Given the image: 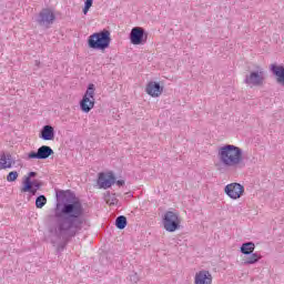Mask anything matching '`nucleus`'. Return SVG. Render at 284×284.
I'll use <instances>...</instances> for the list:
<instances>
[{
    "instance_id": "nucleus-1",
    "label": "nucleus",
    "mask_w": 284,
    "mask_h": 284,
    "mask_svg": "<svg viewBox=\"0 0 284 284\" xmlns=\"http://www.w3.org/2000/svg\"><path fill=\"white\" fill-rule=\"evenodd\" d=\"M57 196H60L62 204H58L57 207H61L59 213H55V225L51 226L49 232L52 239L51 243L57 241H69L83 230L85 225V210L83 204L77 195L71 191H60Z\"/></svg>"
},
{
    "instance_id": "nucleus-2",
    "label": "nucleus",
    "mask_w": 284,
    "mask_h": 284,
    "mask_svg": "<svg viewBox=\"0 0 284 284\" xmlns=\"http://www.w3.org/2000/svg\"><path fill=\"white\" fill-rule=\"evenodd\" d=\"M217 159L224 168H239L243 163V150L234 144H226L219 149Z\"/></svg>"
},
{
    "instance_id": "nucleus-3",
    "label": "nucleus",
    "mask_w": 284,
    "mask_h": 284,
    "mask_svg": "<svg viewBox=\"0 0 284 284\" xmlns=\"http://www.w3.org/2000/svg\"><path fill=\"white\" fill-rule=\"evenodd\" d=\"M110 43H112V38L106 29L91 34L88 39V45L92 50H108Z\"/></svg>"
},
{
    "instance_id": "nucleus-4",
    "label": "nucleus",
    "mask_w": 284,
    "mask_h": 284,
    "mask_svg": "<svg viewBox=\"0 0 284 284\" xmlns=\"http://www.w3.org/2000/svg\"><path fill=\"white\" fill-rule=\"evenodd\" d=\"M265 69L257 67L255 71H251L245 75L244 83L247 88H263L265 85Z\"/></svg>"
},
{
    "instance_id": "nucleus-5",
    "label": "nucleus",
    "mask_w": 284,
    "mask_h": 284,
    "mask_svg": "<svg viewBox=\"0 0 284 284\" xmlns=\"http://www.w3.org/2000/svg\"><path fill=\"white\" fill-rule=\"evenodd\" d=\"M163 227L166 232H176L181 227V219L179 213L168 211L162 217Z\"/></svg>"
},
{
    "instance_id": "nucleus-6",
    "label": "nucleus",
    "mask_w": 284,
    "mask_h": 284,
    "mask_svg": "<svg viewBox=\"0 0 284 284\" xmlns=\"http://www.w3.org/2000/svg\"><path fill=\"white\" fill-rule=\"evenodd\" d=\"M94 84H89L82 100L80 101V108L82 112H90L94 108Z\"/></svg>"
},
{
    "instance_id": "nucleus-7",
    "label": "nucleus",
    "mask_w": 284,
    "mask_h": 284,
    "mask_svg": "<svg viewBox=\"0 0 284 284\" xmlns=\"http://www.w3.org/2000/svg\"><path fill=\"white\" fill-rule=\"evenodd\" d=\"M224 192L229 199H232L233 201H236L243 196L245 193V186H243L241 183H230L224 187Z\"/></svg>"
},
{
    "instance_id": "nucleus-8",
    "label": "nucleus",
    "mask_w": 284,
    "mask_h": 284,
    "mask_svg": "<svg viewBox=\"0 0 284 284\" xmlns=\"http://www.w3.org/2000/svg\"><path fill=\"white\" fill-rule=\"evenodd\" d=\"M148 41V34L145 29L141 27H134L130 32V42L132 45H143Z\"/></svg>"
},
{
    "instance_id": "nucleus-9",
    "label": "nucleus",
    "mask_w": 284,
    "mask_h": 284,
    "mask_svg": "<svg viewBox=\"0 0 284 284\" xmlns=\"http://www.w3.org/2000/svg\"><path fill=\"white\" fill-rule=\"evenodd\" d=\"M55 19L57 16H54V11L50 9H42L37 18V22L39 23V26L50 28V26L54 23Z\"/></svg>"
},
{
    "instance_id": "nucleus-10",
    "label": "nucleus",
    "mask_w": 284,
    "mask_h": 284,
    "mask_svg": "<svg viewBox=\"0 0 284 284\" xmlns=\"http://www.w3.org/2000/svg\"><path fill=\"white\" fill-rule=\"evenodd\" d=\"M52 154H54V151L52 150V148L48 145H42L38 149L37 152L31 151L30 153H28L27 159L28 160L38 159L39 161H45V159H50Z\"/></svg>"
},
{
    "instance_id": "nucleus-11",
    "label": "nucleus",
    "mask_w": 284,
    "mask_h": 284,
    "mask_svg": "<svg viewBox=\"0 0 284 284\" xmlns=\"http://www.w3.org/2000/svg\"><path fill=\"white\" fill-rule=\"evenodd\" d=\"M116 183V178L114 174L109 173H99L98 178V185L100 190H109L111 185H114Z\"/></svg>"
},
{
    "instance_id": "nucleus-12",
    "label": "nucleus",
    "mask_w": 284,
    "mask_h": 284,
    "mask_svg": "<svg viewBox=\"0 0 284 284\" xmlns=\"http://www.w3.org/2000/svg\"><path fill=\"white\" fill-rule=\"evenodd\" d=\"M41 189V182L34 180H30V178L24 179L23 181V186L21 189V192H30V194H32V196H34V194H37V191Z\"/></svg>"
},
{
    "instance_id": "nucleus-13",
    "label": "nucleus",
    "mask_w": 284,
    "mask_h": 284,
    "mask_svg": "<svg viewBox=\"0 0 284 284\" xmlns=\"http://www.w3.org/2000/svg\"><path fill=\"white\" fill-rule=\"evenodd\" d=\"M145 92L149 97L156 99L163 94V87L159 82L151 81L146 84Z\"/></svg>"
},
{
    "instance_id": "nucleus-14",
    "label": "nucleus",
    "mask_w": 284,
    "mask_h": 284,
    "mask_svg": "<svg viewBox=\"0 0 284 284\" xmlns=\"http://www.w3.org/2000/svg\"><path fill=\"white\" fill-rule=\"evenodd\" d=\"M212 273L207 270H201L195 273L194 284H212Z\"/></svg>"
},
{
    "instance_id": "nucleus-15",
    "label": "nucleus",
    "mask_w": 284,
    "mask_h": 284,
    "mask_svg": "<svg viewBox=\"0 0 284 284\" xmlns=\"http://www.w3.org/2000/svg\"><path fill=\"white\" fill-rule=\"evenodd\" d=\"M270 70L272 72V74H274V77H276V82L280 85H283V88H284V67H283V64L273 63L270 65Z\"/></svg>"
},
{
    "instance_id": "nucleus-16",
    "label": "nucleus",
    "mask_w": 284,
    "mask_h": 284,
    "mask_svg": "<svg viewBox=\"0 0 284 284\" xmlns=\"http://www.w3.org/2000/svg\"><path fill=\"white\" fill-rule=\"evenodd\" d=\"M14 165V159L10 153H2L0 155V170H10Z\"/></svg>"
},
{
    "instance_id": "nucleus-17",
    "label": "nucleus",
    "mask_w": 284,
    "mask_h": 284,
    "mask_svg": "<svg viewBox=\"0 0 284 284\" xmlns=\"http://www.w3.org/2000/svg\"><path fill=\"white\" fill-rule=\"evenodd\" d=\"M42 141H54V128L52 125H44L39 134Z\"/></svg>"
},
{
    "instance_id": "nucleus-18",
    "label": "nucleus",
    "mask_w": 284,
    "mask_h": 284,
    "mask_svg": "<svg viewBox=\"0 0 284 284\" xmlns=\"http://www.w3.org/2000/svg\"><path fill=\"white\" fill-rule=\"evenodd\" d=\"M254 250H256V244H254V242H245L242 244L240 252L245 256H250V254H254Z\"/></svg>"
},
{
    "instance_id": "nucleus-19",
    "label": "nucleus",
    "mask_w": 284,
    "mask_h": 284,
    "mask_svg": "<svg viewBox=\"0 0 284 284\" xmlns=\"http://www.w3.org/2000/svg\"><path fill=\"white\" fill-rule=\"evenodd\" d=\"M261 258H263V255H261V253H258V252L251 253L244 260L243 265H255V263H258Z\"/></svg>"
},
{
    "instance_id": "nucleus-20",
    "label": "nucleus",
    "mask_w": 284,
    "mask_h": 284,
    "mask_svg": "<svg viewBox=\"0 0 284 284\" xmlns=\"http://www.w3.org/2000/svg\"><path fill=\"white\" fill-rule=\"evenodd\" d=\"M104 201H105V203H108V205H118L119 204V199H116V193L108 192L104 195Z\"/></svg>"
},
{
    "instance_id": "nucleus-21",
    "label": "nucleus",
    "mask_w": 284,
    "mask_h": 284,
    "mask_svg": "<svg viewBox=\"0 0 284 284\" xmlns=\"http://www.w3.org/2000/svg\"><path fill=\"white\" fill-rule=\"evenodd\" d=\"M126 226L128 219L124 215L118 216L115 220V227H118V230H125Z\"/></svg>"
},
{
    "instance_id": "nucleus-22",
    "label": "nucleus",
    "mask_w": 284,
    "mask_h": 284,
    "mask_svg": "<svg viewBox=\"0 0 284 284\" xmlns=\"http://www.w3.org/2000/svg\"><path fill=\"white\" fill-rule=\"evenodd\" d=\"M45 203H48V199L45 197V195H40L36 199V207H38V210H41V207H43Z\"/></svg>"
},
{
    "instance_id": "nucleus-23",
    "label": "nucleus",
    "mask_w": 284,
    "mask_h": 284,
    "mask_svg": "<svg viewBox=\"0 0 284 284\" xmlns=\"http://www.w3.org/2000/svg\"><path fill=\"white\" fill-rule=\"evenodd\" d=\"M17 179H19V172H17V171H11V172L7 175V181H8V183H14V181H17Z\"/></svg>"
},
{
    "instance_id": "nucleus-24",
    "label": "nucleus",
    "mask_w": 284,
    "mask_h": 284,
    "mask_svg": "<svg viewBox=\"0 0 284 284\" xmlns=\"http://www.w3.org/2000/svg\"><path fill=\"white\" fill-rule=\"evenodd\" d=\"M94 3V0H85L84 1V7H83V14H88L90 12V8H92V4Z\"/></svg>"
},
{
    "instance_id": "nucleus-25",
    "label": "nucleus",
    "mask_w": 284,
    "mask_h": 284,
    "mask_svg": "<svg viewBox=\"0 0 284 284\" xmlns=\"http://www.w3.org/2000/svg\"><path fill=\"white\" fill-rule=\"evenodd\" d=\"M33 176H37V172H29V174L26 179H29V181H31V179H33Z\"/></svg>"
},
{
    "instance_id": "nucleus-26",
    "label": "nucleus",
    "mask_w": 284,
    "mask_h": 284,
    "mask_svg": "<svg viewBox=\"0 0 284 284\" xmlns=\"http://www.w3.org/2000/svg\"><path fill=\"white\" fill-rule=\"evenodd\" d=\"M115 183H116V185H119V186L125 185V181H123V180H118Z\"/></svg>"
},
{
    "instance_id": "nucleus-27",
    "label": "nucleus",
    "mask_w": 284,
    "mask_h": 284,
    "mask_svg": "<svg viewBox=\"0 0 284 284\" xmlns=\"http://www.w3.org/2000/svg\"><path fill=\"white\" fill-rule=\"evenodd\" d=\"M133 281H139V277L136 276V274L133 275Z\"/></svg>"
}]
</instances>
